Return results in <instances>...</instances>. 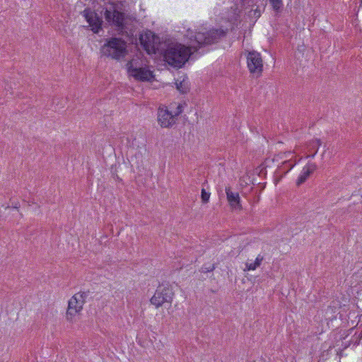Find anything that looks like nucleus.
I'll return each instance as SVG.
<instances>
[{
	"instance_id": "nucleus-24",
	"label": "nucleus",
	"mask_w": 362,
	"mask_h": 362,
	"mask_svg": "<svg viewBox=\"0 0 362 362\" xmlns=\"http://www.w3.org/2000/svg\"><path fill=\"white\" fill-rule=\"evenodd\" d=\"M150 35H151V37L149 38L151 40L152 42H153V40H154V35H152V33H150Z\"/></svg>"
},
{
	"instance_id": "nucleus-4",
	"label": "nucleus",
	"mask_w": 362,
	"mask_h": 362,
	"mask_svg": "<svg viewBox=\"0 0 362 362\" xmlns=\"http://www.w3.org/2000/svg\"><path fill=\"white\" fill-rule=\"evenodd\" d=\"M104 16L105 20L110 24L116 26L119 29H124L125 14L119 11L117 4L110 2L105 8Z\"/></svg>"
},
{
	"instance_id": "nucleus-12",
	"label": "nucleus",
	"mask_w": 362,
	"mask_h": 362,
	"mask_svg": "<svg viewBox=\"0 0 362 362\" xmlns=\"http://www.w3.org/2000/svg\"><path fill=\"white\" fill-rule=\"evenodd\" d=\"M85 17L95 33H98L102 29L103 21L95 13H86Z\"/></svg>"
},
{
	"instance_id": "nucleus-10",
	"label": "nucleus",
	"mask_w": 362,
	"mask_h": 362,
	"mask_svg": "<svg viewBox=\"0 0 362 362\" xmlns=\"http://www.w3.org/2000/svg\"><path fill=\"white\" fill-rule=\"evenodd\" d=\"M226 193L227 200L230 208L235 210H240L242 206L240 204V197L239 194L238 192H232L230 187L226 188Z\"/></svg>"
},
{
	"instance_id": "nucleus-2",
	"label": "nucleus",
	"mask_w": 362,
	"mask_h": 362,
	"mask_svg": "<svg viewBox=\"0 0 362 362\" xmlns=\"http://www.w3.org/2000/svg\"><path fill=\"white\" fill-rule=\"evenodd\" d=\"M100 52L105 57L119 61L127 54V42L120 37H110L102 46Z\"/></svg>"
},
{
	"instance_id": "nucleus-23",
	"label": "nucleus",
	"mask_w": 362,
	"mask_h": 362,
	"mask_svg": "<svg viewBox=\"0 0 362 362\" xmlns=\"http://www.w3.org/2000/svg\"><path fill=\"white\" fill-rule=\"evenodd\" d=\"M261 11L259 8V6H257V8L254 10V16L255 17L259 18L260 16Z\"/></svg>"
},
{
	"instance_id": "nucleus-11",
	"label": "nucleus",
	"mask_w": 362,
	"mask_h": 362,
	"mask_svg": "<svg viewBox=\"0 0 362 362\" xmlns=\"http://www.w3.org/2000/svg\"><path fill=\"white\" fill-rule=\"evenodd\" d=\"M317 165L314 163H308L303 170L296 180V185L300 186L304 183L310 175L316 170Z\"/></svg>"
},
{
	"instance_id": "nucleus-17",
	"label": "nucleus",
	"mask_w": 362,
	"mask_h": 362,
	"mask_svg": "<svg viewBox=\"0 0 362 362\" xmlns=\"http://www.w3.org/2000/svg\"><path fill=\"white\" fill-rule=\"evenodd\" d=\"M269 1L275 11L279 12L281 11L283 6L282 0H269Z\"/></svg>"
},
{
	"instance_id": "nucleus-20",
	"label": "nucleus",
	"mask_w": 362,
	"mask_h": 362,
	"mask_svg": "<svg viewBox=\"0 0 362 362\" xmlns=\"http://www.w3.org/2000/svg\"><path fill=\"white\" fill-rule=\"evenodd\" d=\"M210 193L207 192L204 189H202L201 198L203 203L206 204L209 202Z\"/></svg>"
},
{
	"instance_id": "nucleus-9",
	"label": "nucleus",
	"mask_w": 362,
	"mask_h": 362,
	"mask_svg": "<svg viewBox=\"0 0 362 362\" xmlns=\"http://www.w3.org/2000/svg\"><path fill=\"white\" fill-rule=\"evenodd\" d=\"M157 120L162 128H170L175 123L176 118L167 107L163 106L158 110Z\"/></svg>"
},
{
	"instance_id": "nucleus-1",
	"label": "nucleus",
	"mask_w": 362,
	"mask_h": 362,
	"mask_svg": "<svg viewBox=\"0 0 362 362\" xmlns=\"http://www.w3.org/2000/svg\"><path fill=\"white\" fill-rule=\"evenodd\" d=\"M226 33L222 29H212L206 33L198 32L194 36L197 45L187 47L180 43L169 45L163 54L165 61L175 68H181L199 48L218 42Z\"/></svg>"
},
{
	"instance_id": "nucleus-19",
	"label": "nucleus",
	"mask_w": 362,
	"mask_h": 362,
	"mask_svg": "<svg viewBox=\"0 0 362 362\" xmlns=\"http://www.w3.org/2000/svg\"><path fill=\"white\" fill-rule=\"evenodd\" d=\"M260 0H241L243 6L252 7L257 4Z\"/></svg>"
},
{
	"instance_id": "nucleus-15",
	"label": "nucleus",
	"mask_w": 362,
	"mask_h": 362,
	"mask_svg": "<svg viewBox=\"0 0 362 362\" xmlns=\"http://www.w3.org/2000/svg\"><path fill=\"white\" fill-rule=\"evenodd\" d=\"M140 42L144 48L149 52L151 49L153 50L155 49L153 42L151 41V40L149 38V36L148 35H146L145 38L143 35H141L140 37Z\"/></svg>"
},
{
	"instance_id": "nucleus-13",
	"label": "nucleus",
	"mask_w": 362,
	"mask_h": 362,
	"mask_svg": "<svg viewBox=\"0 0 362 362\" xmlns=\"http://www.w3.org/2000/svg\"><path fill=\"white\" fill-rule=\"evenodd\" d=\"M264 259V257L262 254L259 253L255 259H248L245 262V268L244 271H255L262 264V262Z\"/></svg>"
},
{
	"instance_id": "nucleus-6",
	"label": "nucleus",
	"mask_w": 362,
	"mask_h": 362,
	"mask_svg": "<svg viewBox=\"0 0 362 362\" xmlns=\"http://www.w3.org/2000/svg\"><path fill=\"white\" fill-rule=\"evenodd\" d=\"M173 293L169 286L160 285L151 298V303L156 308H160L165 303H171Z\"/></svg>"
},
{
	"instance_id": "nucleus-8",
	"label": "nucleus",
	"mask_w": 362,
	"mask_h": 362,
	"mask_svg": "<svg viewBox=\"0 0 362 362\" xmlns=\"http://www.w3.org/2000/svg\"><path fill=\"white\" fill-rule=\"evenodd\" d=\"M247 64L250 73L257 74L262 73L263 63L259 52L256 51L249 52L247 54Z\"/></svg>"
},
{
	"instance_id": "nucleus-14",
	"label": "nucleus",
	"mask_w": 362,
	"mask_h": 362,
	"mask_svg": "<svg viewBox=\"0 0 362 362\" xmlns=\"http://www.w3.org/2000/svg\"><path fill=\"white\" fill-rule=\"evenodd\" d=\"M321 145V141L320 139H314L308 142V149L309 151H313L312 154L308 155L307 158H314L317 153L318 148Z\"/></svg>"
},
{
	"instance_id": "nucleus-16",
	"label": "nucleus",
	"mask_w": 362,
	"mask_h": 362,
	"mask_svg": "<svg viewBox=\"0 0 362 362\" xmlns=\"http://www.w3.org/2000/svg\"><path fill=\"white\" fill-rule=\"evenodd\" d=\"M177 89L182 94L187 93L189 91L187 83L185 81L177 83Z\"/></svg>"
},
{
	"instance_id": "nucleus-5",
	"label": "nucleus",
	"mask_w": 362,
	"mask_h": 362,
	"mask_svg": "<svg viewBox=\"0 0 362 362\" xmlns=\"http://www.w3.org/2000/svg\"><path fill=\"white\" fill-rule=\"evenodd\" d=\"M279 158L283 161L276 170L275 175L281 179L296 165L297 162L293 160V156L291 151L280 153L275 159Z\"/></svg>"
},
{
	"instance_id": "nucleus-3",
	"label": "nucleus",
	"mask_w": 362,
	"mask_h": 362,
	"mask_svg": "<svg viewBox=\"0 0 362 362\" xmlns=\"http://www.w3.org/2000/svg\"><path fill=\"white\" fill-rule=\"evenodd\" d=\"M88 293L79 291L71 296L66 310V319L69 322L76 320V317L82 312Z\"/></svg>"
},
{
	"instance_id": "nucleus-7",
	"label": "nucleus",
	"mask_w": 362,
	"mask_h": 362,
	"mask_svg": "<svg viewBox=\"0 0 362 362\" xmlns=\"http://www.w3.org/2000/svg\"><path fill=\"white\" fill-rule=\"evenodd\" d=\"M137 60L132 59L127 63L126 67L129 75L138 81H151L153 77L152 72L146 68H138L134 66V64H137Z\"/></svg>"
},
{
	"instance_id": "nucleus-21",
	"label": "nucleus",
	"mask_w": 362,
	"mask_h": 362,
	"mask_svg": "<svg viewBox=\"0 0 362 362\" xmlns=\"http://www.w3.org/2000/svg\"><path fill=\"white\" fill-rule=\"evenodd\" d=\"M214 269V265L213 264H209V265L204 266L203 267H202L201 270H202L203 272L206 273L213 271Z\"/></svg>"
},
{
	"instance_id": "nucleus-22",
	"label": "nucleus",
	"mask_w": 362,
	"mask_h": 362,
	"mask_svg": "<svg viewBox=\"0 0 362 362\" xmlns=\"http://www.w3.org/2000/svg\"><path fill=\"white\" fill-rule=\"evenodd\" d=\"M182 111H183V109H182V105H179L177 107L176 112H175V114L173 115H175V117L176 118V117H177L179 115H180L182 112Z\"/></svg>"
},
{
	"instance_id": "nucleus-18",
	"label": "nucleus",
	"mask_w": 362,
	"mask_h": 362,
	"mask_svg": "<svg viewBox=\"0 0 362 362\" xmlns=\"http://www.w3.org/2000/svg\"><path fill=\"white\" fill-rule=\"evenodd\" d=\"M64 100L60 99L59 98H54L52 100L53 104H55L56 106H54V110L57 111L60 108H62L64 107Z\"/></svg>"
}]
</instances>
